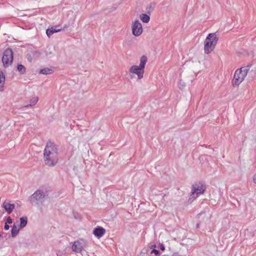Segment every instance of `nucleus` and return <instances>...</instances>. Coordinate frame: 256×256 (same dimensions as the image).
<instances>
[{"label":"nucleus","mask_w":256,"mask_h":256,"mask_svg":"<svg viewBox=\"0 0 256 256\" xmlns=\"http://www.w3.org/2000/svg\"><path fill=\"white\" fill-rule=\"evenodd\" d=\"M31 54H32V58H38L41 54V53L38 50H33L31 52Z\"/></svg>","instance_id":"23"},{"label":"nucleus","mask_w":256,"mask_h":256,"mask_svg":"<svg viewBox=\"0 0 256 256\" xmlns=\"http://www.w3.org/2000/svg\"><path fill=\"white\" fill-rule=\"evenodd\" d=\"M44 160L46 166L54 167L58 161V147L55 143L48 140L44 150Z\"/></svg>","instance_id":"1"},{"label":"nucleus","mask_w":256,"mask_h":256,"mask_svg":"<svg viewBox=\"0 0 256 256\" xmlns=\"http://www.w3.org/2000/svg\"><path fill=\"white\" fill-rule=\"evenodd\" d=\"M13 61V53L11 49H6L3 54L2 62L4 68L10 66Z\"/></svg>","instance_id":"6"},{"label":"nucleus","mask_w":256,"mask_h":256,"mask_svg":"<svg viewBox=\"0 0 256 256\" xmlns=\"http://www.w3.org/2000/svg\"><path fill=\"white\" fill-rule=\"evenodd\" d=\"M12 219L11 218H10V217L8 216V217L7 218V219H6V224H12Z\"/></svg>","instance_id":"26"},{"label":"nucleus","mask_w":256,"mask_h":256,"mask_svg":"<svg viewBox=\"0 0 256 256\" xmlns=\"http://www.w3.org/2000/svg\"><path fill=\"white\" fill-rule=\"evenodd\" d=\"M160 249L161 250H164V249H165V247H164V244H161L160 246Z\"/></svg>","instance_id":"28"},{"label":"nucleus","mask_w":256,"mask_h":256,"mask_svg":"<svg viewBox=\"0 0 256 256\" xmlns=\"http://www.w3.org/2000/svg\"><path fill=\"white\" fill-rule=\"evenodd\" d=\"M38 100V96H34L30 100V104H29L24 106L25 108H27L29 106H34L36 104Z\"/></svg>","instance_id":"18"},{"label":"nucleus","mask_w":256,"mask_h":256,"mask_svg":"<svg viewBox=\"0 0 256 256\" xmlns=\"http://www.w3.org/2000/svg\"><path fill=\"white\" fill-rule=\"evenodd\" d=\"M196 227H197V228H198V227H199V224H196Z\"/></svg>","instance_id":"31"},{"label":"nucleus","mask_w":256,"mask_h":256,"mask_svg":"<svg viewBox=\"0 0 256 256\" xmlns=\"http://www.w3.org/2000/svg\"><path fill=\"white\" fill-rule=\"evenodd\" d=\"M17 70L18 71V72L21 74H24L26 72V68L21 64L18 65Z\"/></svg>","instance_id":"22"},{"label":"nucleus","mask_w":256,"mask_h":256,"mask_svg":"<svg viewBox=\"0 0 256 256\" xmlns=\"http://www.w3.org/2000/svg\"><path fill=\"white\" fill-rule=\"evenodd\" d=\"M130 72L136 74L138 76V78L140 80L144 76V70L138 66H132L130 68Z\"/></svg>","instance_id":"10"},{"label":"nucleus","mask_w":256,"mask_h":256,"mask_svg":"<svg viewBox=\"0 0 256 256\" xmlns=\"http://www.w3.org/2000/svg\"><path fill=\"white\" fill-rule=\"evenodd\" d=\"M26 58L28 61H29L30 62H31L32 59L34 58H32V54H26Z\"/></svg>","instance_id":"25"},{"label":"nucleus","mask_w":256,"mask_h":256,"mask_svg":"<svg viewBox=\"0 0 256 256\" xmlns=\"http://www.w3.org/2000/svg\"><path fill=\"white\" fill-rule=\"evenodd\" d=\"M148 61V59L146 56H142L140 59V64L138 66L139 68H140L144 70L145 65Z\"/></svg>","instance_id":"14"},{"label":"nucleus","mask_w":256,"mask_h":256,"mask_svg":"<svg viewBox=\"0 0 256 256\" xmlns=\"http://www.w3.org/2000/svg\"><path fill=\"white\" fill-rule=\"evenodd\" d=\"M5 82V76L2 72H0V91H3Z\"/></svg>","instance_id":"15"},{"label":"nucleus","mask_w":256,"mask_h":256,"mask_svg":"<svg viewBox=\"0 0 256 256\" xmlns=\"http://www.w3.org/2000/svg\"><path fill=\"white\" fill-rule=\"evenodd\" d=\"M132 30L133 35L140 36L142 32V26L138 20H135L132 24Z\"/></svg>","instance_id":"8"},{"label":"nucleus","mask_w":256,"mask_h":256,"mask_svg":"<svg viewBox=\"0 0 256 256\" xmlns=\"http://www.w3.org/2000/svg\"><path fill=\"white\" fill-rule=\"evenodd\" d=\"M9 228H10V226L8 224L6 223L5 225H4V228L6 230H8L9 229Z\"/></svg>","instance_id":"27"},{"label":"nucleus","mask_w":256,"mask_h":256,"mask_svg":"<svg viewBox=\"0 0 256 256\" xmlns=\"http://www.w3.org/2000/svg\"><path fill=\"white\" fill-rule=\"evenodd\" d=\"M87 246V242L83 239L74 242L72 245V249L76 253H80Z\"/></svg>","instance_id":"5"},{"label":"nucleus","mask_w":256,"mask_h":256,"mask_svg":"<svg viewBox=\"0 0 256 256\" xmlns=\"http://www.w3.org/2000/svg\"><path fill=\"white\" fill-rule=\"evenodd\" d=\"M20 228H22L25 227L28 223V218L26 216L20 218Z\"/></svg>","instance_id":"19"},{"label":"nucleus","mask_w":256,"mask_h":256,"mask_svg":"<svg viewBox=\"0 0 256 256\" xmlns=\"http://www.w3.org/2000/svg\"><path fill=\"white\" fill-rule=\"evenodd\" d=\"M46 195L45 193L41 190H37L30 198V202L32 204L35 202H42L44 201Z\"/></svg>","instance_id":"7"},{"label":"nucleus","mask_w":256,"mask_h":256,"mask_svg":"<svg viewBox=\"0 0 256 256\" xmlns=\"http://www.w3.org/2000/svg\"><path fill=\"white\" fill-rule=\"evenodd\" d=\"M206 189V185L202 182H196L193 184V200L203 194Z\"/></svg>","instance_id":"4"},{"label":"nucleus","mask_w":256,"mask_h":256,"mask_svg":"<svg viewBox=\"0 0 256 256\" xmlns=\"http://www.w3.org/2000/svg\"><path fill=\"white\" fill-rule=\"evenodd\" d=\"M159 254L158 250H152L151 248H144L140 252L141 256H158Z\"/></svg>","instance_id":"9"},{"label":"nucleus","mask_w":256,"mask_h":256,"mask_svg":"<svg viewBox=\"0 0 256 256\" xmlns=\"http://www.w3.org/2000/svg\"><path fill=\"white\" fill-rule=\"evenodd\" d=\"M106 233V230L102 227L98 226L93 231V234L98 238L102 237Z\"/></svg>","instance_id":"12"},{"label":"nucleus","mask_w":256,"mask_h":256,"mask_svg":"<svg viewBox=\"0 0 256 256\" xmlns=\"http://www.w3.org/2000/svg\"><path fill=\"white\" fill-rule=\"evenodd\" d=\"M59 27V26H56L48 28L46 31L47 36L50 38L53 34L61 31L62 28H60Z\"/></svg>","instance_id":"13"},{"label":"nucleus","mask_w":256,"mask_h":256,"mask_svg":"<svg viewBox=\"0 0 256 256\" xmlns=\"http://www.w3.org/2000/svg\"><path fill=\"white\" fill-rule=\"evenodd\" d=\"M172 256H180V254H177V253H175V254H174L172 255Z\"/></svg>","instance_id":"30"},{"label":"nucleus","mask_w":256,"mask_h":256,"mask_svg":"<svg viewBox=\"0 0 256 256\" xmlns=\"http://www.w3.org/2000/svg\"><path fill=\"white\" fill-rule=\"evenodd\" d=\"M251 65H248L237 69L234 72L232 84L234 86H238L244 80Z\"/></svg>","instance_id":"2"},{"label":"nucleus","mask_w":256,"mask_h":256,"mask_svg":"<svg viewBox=\"0 0 256 256\" xmlns=\"http://www.w3.org/2000/svg\"><path fill=\"white\" fill-rule=\"evenodd\" d=\"M20 228L15 224H14L11 230L12 236V238L16 237L18 234Z\"/></svg>","instance_id":"17"},{"label":"nucleus","mask_w":256,"mask_h":256,"mask_svg":"<svg viewBox=\"0 0 256 256\" xmlns=\"http://www.w3.org/2000/svg\"><path fill=\"white\" fill-rule=\"evenodd\" d=\"M178 86L180 89L182 90L186 86V84L182 80H180L178 82Z\"/></svg>","instance_id":"24"},{"label":"nucleus","mask_w":256,"mask_h":256,"mask_svg":"<svg viewBox=\"0 0 256 256\" xmlns=\"http://www.w3.org/2000/svg\"><path fill=\"white\" fill-rule=\"evenodd\" d=\"M156 6L155 3L150 4L146 8V13L149 15L150 14L152 11L154 10Z\"/></svg>","instance_id":"20"},{"label":"nucleus","mask_w":256,"mask_h":256,"mask_svg":"<svg viewBox=\"0 0 256 256\" xmlns=\"http://www.w3.org/2000/svg\"><path fill=\"white\" fill-rule=\"evenodd\" d=\"M140 20L145 23H148L150 20V15L148 14H140Z\"/></svg>","instance_id":"16"},{"label":"nucleus","mask_w":256,"mask_h":256,"mask_svg":"<svg viewBox=\"0 0 256 256\" xmlns=\"http://www.w3.org/2000/svg\"><path fill=\"white\" fill-rule=\"evenodd\" d=\"M218 40L215 33H210L208 35L204 43V50L206 54H210L214 50Z\"/></svg>","instance_id":"3"},{"label":"nucleus","mask_w":256,"mask_h":256,"mask_svg":"<svg viewBox=\"0 0 256 256\" xmlns=\"http://www.w3.org/2000/svg\"><path fill=\"white\" fill-rule=\"evenodd\" d=\"M253 180H254V182L256 184V173L254 176Z\"/></svg>","instance_id":"29"},{"label":"nucleus","mask_w":256,"mask_h":256,"mask_svg":"<svg viewBox=\"0 0 256 256\" xmlns=\"http://www.w3.org/2000/svg\"><path fill=\"white\" fill-rule=\"evenodd\" d=\"M2 207L8 214H10L14 208L15 205L14 204H10L9 200H5L3 203Z\"/></svg>","instance_id":"11"},{"label":"nucleus","mask_w":256,"mask_h":256,"mask_svg":"<svg viewBox=\"0 0 256 256\" xmlns=\"http://www.w3.org/2000/svg\"><path fill=\"white\" fill-rule=\"evenodd\" d=\"M52 72V70L48 68H44L40 70V73L43 74H51Z\"/></svg>","instance_id":"21"}]
</instances>
